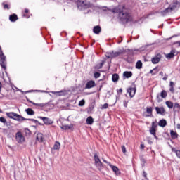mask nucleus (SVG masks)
<instances>
[{
    "label": "nucleus",
    "instance_id": "1",
    "mask_svg": "<svg viewBox=\"0 0 180 180\" xmlns=\"http://www.w3.org/2000/svg\"><path fill=\"white\" fill-rule=\"evenodd\" d=\"M113 13L118 14V19L122 25H126L130 22H133V17L130 14L129 9L126 8L124 5H119L112 8Z\"/></svg>",
    "mask_w": 180,
    "mask_h": 180
},
{
    "label": "nucleus",
    "instance_id": "2",
    "mask_svg": "<svg viewBox=\"0 0 180 180\" xmlns=\"http://www.w3.org/2000/svg\"><path fill=\"white\" fill-rule=\"evenodd\" d=\"M165 9L160 11L162 16H167L171 12H176L180 8V2L178 1H173L169 4L168 1L164 6Z\"/></svg>",
    "mask_w": 180,
    "mask_h": 180
},
{
    "label": "nucleus",
    "instance_id": "3",
    "mask_svg": "<svg viewBox=\"0 0 180 180\" xmlns=\"http://www.w3.org/2000/svg\"><path fill=\"white\" fill-rule=\"evenodd\" d=\"M75 4H76L79 11H85V9L91 8V4L87 1H76Z\"/></svg>",
    "mask_w": 180,
    "mask_h": 180
},
{
    "label": "nucleus",
    "instance_id": "4",
    "mask_svg": "<svg viewBox=\"0 0 180 180\" xmlns=\"http://www.w3.org/2000/svg\"><path fill=\"white\" fill-rule=\"evenodd\" d=\"M6 115L10 119H13V120H16L17 122H23L25 120L23 116L19 114H17L16 112H6Z\"/></svg>",
    "mask_w": 180,
    "mask_h": 180
},
{
    "label": "nucleus",
    "instance_id": "5",
    "mask_svg": "<svg viewBox=\"0 0 180 180\" xmlns=\"http://www.w3.org/2000/svg\"><path fill=\"white\" fill-rule=\"evenodd\" d=\"M124 51L122 50H120L117 52H115L114 51H110L107 53L106 58H115V57H119L120 54H123Z\"/></svg>",
    "mask_w": 180,
    "mask_h": 180
},
{
    "label": "nucleus",
    "instance_id": "6",
    "mask_svg": "<svg viewBox=\"0 0 180 180\" xmlns=\"http://www.w3.org/2000/svg\"><path fill=\"white\" fill-rule=\"evenodd\" d=\"M0 65L4 70H6V56H5L4 52L0 53Z\"/></svg>",
    "mask_w": 180,
    "mask_h": 180
},
{
    "label": "nucleus",
    "instance_id": "7",
    "mask_svg": "<svg viewBox=\"0 0 180 180\" xmlns=\"http://www.w3.org/2000/svg\"><path fill=\"white\" fill-rule=\"evenodd\" d=\"M38 119H41L44 122V124H46V126H50V124H53L54 123L53 120L47 117L39 116L38 117Z\"/></svg>",
    "mask_w": 180,
    "mask_h": 180
},
{
    "label": "nucleus",
    "instance_id": "8",
    "mask_svg": "<svg viewBox=\"0 0 180 180\" xmlns=\"http://www.w3.org/2000/svg\"><path fill=\"white\" fill-rule=\"evenodd\" d=\"M136 88L134 84L127 89V92L129 93L130 98H134V95H136Z\"/></svg>",
    "mask_w": 180,
    "mask_h": 180
},
{
    "label": "nucleus",
    "instance_id": "9",
    "mask_svg": "<svg viewBox=\"0 0 180 180\" xmlns=\"http://www.w3.org/2000/svg\"><path fill=\"white\" fill-rule=\"evenodd\" d=\"M162 56L161 53H157L153 58H151L152 64H158L161 61Z\"/></svg>",
    "mask_w": 180,
    "mask_h": 180
},
{
    "label": "nucleus",
    "instance_id": "10",
    "mask_svg": "<svg viewBox=\"0 0 180 180\" xmlns=\"http://www.w3.org/2000/svg\"><path fill=\"white\" fill-rule=\"evenodd\" d=\"M94 158L95 161V165L97 167H100V168H102V167L103 166V164L101 161V159H99V156H98V153H94Z\"/></svg>",
    "mask_w": 180,
    "mask_h": 180
},
{
    "label": "nucleus",
    "instance_id": "11",
    "mask_svg": "<svg viewBox=\"0 0 180 180\" xmlns=\"http://www.w3.org/2000/svg\"><path fill=\"white\" fill-rule=\"evenodd\" d=\"M15 139L18 143H23V141H25V136H23L21 131H18L15 134Z\"/></svg>",
    "mask_w": 180,
    "mask_h": 180
},
{
    "label": "nucleus",
    "instance_id": "12",
    "mask_svg": "<svg viewBox=\"0 0 180 180\" xmlns=\"http://www.w3.org/2000/svg\"><path fill=\"white\" fill-rule=\"evenodd\" d=\"M95 86H96V83H95V81L89 80L85 85V89H91L92 88H95Z\"/></svg>",
    "mask_w": 180,
    "mask_h": 180
},
{
    "label": "nucleus",
    "instance_id": "13",
    "mask_svg": "<svg viewBox=\"0 0 180 180\" xmlns=\"http://www.w3.org/2000/svg\"><path fill=\"white\" fill-rule=\"evenodd\" d=\"M157 115H161L164 116L165 115V108L164 107H155Z\"/></svg>",
    "mask_w": 180,
    "mask_h": 180
},
{
    "label": "nucleus",
    "instance_id": "14",
    "mask_svg": "<svg viewBox=\"0 0 180 180\" xmlns=\"http://www.w3.org/2000/svg\"><path fill=\"white\" fill-rule=\"evenodd\" d=\"M25 98L27 101V102H29L30 103H32V105H34V106H39V108H44V106H46V104L44 103H36L30 101V99H29L27 96H25Z\"/></svg>",
    "mask_w": 180,
    "mask_h": 180
},
{
    "label": "nucleus",
    "instance_id": "15",
    "mask_svg": "<svg viewBox=\"0 0 180 180\" xmlns=\"http://www.w3.org/2000/svg\"><path fill=\"white\" fill-rule=\"evenodd\" d=\"M109 167H110L111 169H112L113 172H115V175H120L121 172L120 170L118 169L117 167L114 166L109 163Z\"/></svg>",
    "mask_w": 180,
    "mask_h": 180
},
{
    "label": "nucleus",
    "instance_id": "16",
    "mask_svg": "<svg viewBox=\"0 0 180 180\" xmlns=\"http://www.w3.org/2000/svg\"><path fill=\"white\" fill-rule=\"evenodd\" d=\"M63 130H71V129H74V124H63L60 127Z\"/></svg>",
    "mask_w": 180,
    "mask_h": 180
},
{
    "label": "nucleus",
    "instance_id": "17",
    "mask_svg": "<svg viewBox=\"0 0 180 180\" xmlns=\"http://www.w3.org/2000/svg\"><path fill=\"white\" fill-rule=\"evenodd\" d=\"M146 117H153V107H147L146 108Z\"/></svg>",
    "mask_w": 180,
    "mask_h": 180
},
{
    "label": "nucleus",
    "instance_id": "18",
    "mask_svg": "<svg viewBox=\"0 0 180 180\" xmlns=\"http://www.w3.org/2000/svg\"><path fill=\"white\" fill-rule=\"evenodd\" d=\"M102 28H101V26L99 25H96L93 28V32L95 34H99Z\"/></svg>",
    "mask_w": 180,
    "mask_h": 180
},
{
    "label": "nucleus",
    "instance_id": "19",
    "mask_svg": "<svg viewBox=\"0 0 180 180\" xmlns=\"http://www.w3.org/2000/svg\"><path fill=\"white\" fill-rule=\"evenodd\" d=\"M175 53H176V50L172 49L171 50L170 53H169L167 56V58H174L175 57Z\"/></svg>",
    "mask_w": 180,
    "mask_h": 180
},
{
    "label": "nucleus",
    "instance_id": "20",
    "mask_svg": "<svg viewBox=\"0 0 180 180\" xmlns=\"http://www.w3.org/2000/svg\"><path fill=\"white\" fill-rule=\"evenodd\" d=\"M123 77L124 78H131L133 77V72L131 71H125L123 72Z\"/></svg>",
    "mask_w": 180,
    "mask_h": 180
},
{
    "label": "nucleus",
    "instance_id": "21",
    "mask_svg": "<svg viewBox=\"0 0 180 180\" xmlns=\"http://www.w3.org/2000/svg\"><path fill=\"white\" fill-rule=\"evenodd\" d=\"M158 126H160V127H165V126H167V120H160L158 122Z\"/></svg>",
    "mask_w": 180,
    "mask_h": 180
},
{
    "label": "nucleus",
    "instance_id": "22",
    "mask_svg": "<svg viewBox=\"0 0 180 180\" xmlns=\"http://www.w3.org/2000/svg\"><path fill=\"white\" fill-rule=\"evenodd\" d=\"M18 19V15L16 14H12L9 16L10 22H16Z\"/></svg>",
    "mask_w": 180,
    "mask_h": 180
},
{
    "label": "nucleus",
    "instance_id": "23",
    "mask_svg": "<svg viewBox=\"0 0 180 180\" xmlns=\"http://www.w3.org/2000/svg\"><path fill=\"white\" fill-rule=\"evenodd\" d=\"M112 82H117L119 81V74L115 73L112 75Z\"/></svg>",
    "mask_w": 180,
    "mask_h": 180
},
{
    "label": "nucleus",
    "instance_id": "24",
    "mask_svg": "<svg viewBox=\"0 0 180 180\" xmlns=\"http://www.w3.org/2000/svg\"><path fill=\"white\" fill-rule=\"evenodd\" d=\"M170 136L173 140L178 139V133L174 131V130H170Z\"/></svg>",
    "mask_w": 180,
    "mask_h": 180
},
{
    "label": "nucleus",
    "instance_id": "25",
    "mask_svg": "<svg viewBox=\"0 0 180 180\" xmlns=\"http://www.w3.org/2000/svg\"><path fill=\"white\" fill-rule=\"evenodd\" d=\"M105 63H106V60H101V62L100 63H98L96 65V68L97 70H101V68H102V67H103Z\"/></svg>",
    "mask_w": 180,
    "mask_h": 180
},
{
    "label": "nucleus",
    "instance_id": "26",
    "mask_svg": "<svg viewBox=\"0 0 180 180\" xmlns=\"http://www.w3.org/2000/svg\"><path fill=\"white\" fill-rule=\"evenodd\" d=\"M25 112H26L27 115H28L29 116H33L34 115V110H33V109H32V108L26 109Z\"/></svg>",
    "mask_w": 180,
    "mask_h": 180
},
{
    "label": "nucleus",
    "instance_id": "27",
    "mask_svg": "<svg viewBox=\"0 0 180 180\" xmlns=\"http://www.w3.org/2000/svg\"><path fill=\"white\" fill-rule=\"evenodd\" d=\"M86 124L91 125L94 124V118L92 117L89 116L86 120Z\"/></svg>",
    "mask_w": 180,
    "mask_h": 180
},
{
    "label": "nucleus",
    "instance_id": "28",
    "mask_svg": "<svg viewBox=\"0 0 180 180\" xmlns=\"http://www.w3.org/2000/svg\"><path fill=\"white\" fill-rule=\"evenodd\" d=\"M136 68L137 70H141L143 68V62L141 60H138L136 63Z\"/></svg>",
    "mask_w": 180,
    "mask_h": 180
},
{
    "label": "nucleus",
    "instance_id": "29",
    "mask_svg": "<svg viewBox=\"0 0 180 180\" xmlns=\"http://www.w3.org/2000/svg\"><path fill=\"white\" fill-rule=\"evenodd\" d=\"M158 71H159L158 67H155L153 70H150L149 74H152V75H155L158 74Z\"/></svg>",
    "mask_w": 180,
    "mask_h": 180
},
{
    "label": "nucleus",
    "instance_id": "30",
    "mask_svg": "<svg viewBox=\"0 0 180 180\" xmlns=\"http://www.w3.org/2000/svg\"><path fill=\"white\" fill-rule=\"evenodd\" d=\"M172 151L173 153H175V154H176V157H178V158H180V150H176V148H172Z\"/></svg>",
    "mask_w": 180,
    "mask_h": 180
},
{
    "label": "nucleus",
    "instance_id": "31",
    "mask_svg": "<svg viewBox=\"0 0 180 180\" xmlns=\"http://www.w3.org/2000/svg\"><path fill=\"white\" fill-rule=\"evenodd\" d=\"M61 144H60V142L56 141L53 145V150H59Z\"/></svg>",
    "mask_w": 180,
    "mask_h": 180
},
{
    "label": "nucleus",
    "instance_id": "32",
    "mask_svg": "<svg viewBox=\"0 0 180 180\" xmlns=\"http://www.w3.org/2000/svg\"><path fill=\"white\" fill-rule=\"evenodd\" d=\"M37 140L39 141V143H43V134H37Z\"/></svg>",
    "mask_w": 180,
    "mask_h": 180
},
{
    "label": "nucleus",
    "instance_id": "33",
    "mask_svg": "<svg viewBox=\"0 0 180 180\" xmlns=\"http://www.w3.org/2000/svg\"><path fill=\"white\" fill-rule=\"evenodd\" d=\"M94 108H95V103H91L89 105L88 112L89 113V112H92V110H94Z\"/></svg>",
    "mask_w": 180,
    "mask_h": 180
},
{
    "label": "nucleus",
    "instance_id": "34",
    "mask_svg": "<svg viewBox=\"0 0 180 180\" xmlns=\"http://www.w3.org/2000/svg\"><path fill=\"white\" fill-rule=\"evenodd\" d=\"M167 91L165 90H162L160 93V96L161 98H162L163 99H165V98H167Z\"/></svg>",
    "mask_w": 180,
    "mask_h": 180
},
{
    "label": "nucleus",
    "instance_id": "35",
    "mask_svg": "<svg viewBox=\"0 0 180 180\" xmlns=\"http://www.w3.org/2000/svg\"><path fill=\"white\" fill-rule=\"evenodd\" d=\"M166 105L169 109H172V108H174V103L171 101H166Z\"/></svg>",
    "mask_w": 180,
    "mask_h": 180
},
{
    "label": "nucleus",
    "instance_id": "36",
    "mask_svg": "<svg viewBox=\"0 0 180 180\" xmlns=\"http://www.w3.org/2000/svg\"><path fill=\"white\" fill-rule=\"evenodd\" d=\"M157 131V129L155 128H150L149 129V132L150 133V134H152V136H155Z\"/></svg>",
    "mask_w": 180,
    "mask_h": 180
},
{
    "label": "nucleus",
    "instance_id": "37",
    "mask_svg": "<svg viewBox=\"0 0 180 180\" xmlns=\"http://www.w3.org/2000/svg\"><path fill=\"white\" fill-rule=\"evenodd\" d=\"M0 122L1 123H4V124H6V126H9V124H8V122H6V119H5V117H0Z\"/></svg>",
    "mask_w": 180,
    "mask_h": 180
},
{
    "label": "nucleus",
    "instance_id": "38",
    "mask_svg": "<svg viewBox=\"0 0 180 180\" xmlns=\"http://www.w3.org/2000/svg\"><path fill=\"white\" fill-rule=\"evenodd\" d=\"M2 6H3L4 9H5V10L7 9V11H9V9H11V7L9 6V5L6 4L5 2L2 3Z\"/></svg>",
    "mask_w": 180,
    "mask_h": 180
},
{
    "label": "nucleus",
    "instance_id": "39",
    "mask_svg": "<svg viewBox=\"0 0 180 180\" xmlns=\"http://www.w3.org/2000/svg\"><path fill=\"white\" fill-rule=\"evenodd\" d=\"M52 94H54L55 95H58V96H61L64 94V91H53Z\"/></svg>",
    "mask_w": 180,
    "mask_h": 180
},
{
    "label": "nucleus",
    "instance_id": "40",
    "mask_svg": "<svg viewBox=\"0 0 180 180\" xmlns=\"http://www.w3.org/2000/svg\"><path fill=\"white\" fill-rule=\"evenodd\" d=\"M24 120H28L30 122H34V123H39V121L37 120H34L33 118H25Z\"/></svg>",
    "mask_w": 180,
    "mask_h": 180
},
{
    "label": "nucleus",
    "instance_id": "41",
    "mask_svg": "<svg viewBox=\"0 0 180 180\" xmlns=\"http://www.w3.org/2000/svg\"><path fill=\"white\" fill-rule=\"evenodd\" d=\"M94 78H99V77H101V73L99 72H96L94 74Z\"/></svg>",
    "mask_w": 180,
    "mask_h": 180
},
{
    "label": "nucleus",
    "instance_id": "42",
    "mask_svg": "<svg viewBox=\"0 0 180 180\" xmlns=\"http://www.w3.org/2000/svg\"><path fill=\"white\" fill-rule=\"evenodd\" d=\"M85 105V100L82 99L79 102V106H84Z\"/></svg>",
    "mask_w": 180,
    "mask_h": 180
},
{
    "label": "nucleus",
    "instance_id": "43",
    "mask_svg": "<svg viewBox=\"0 0 180 180\" xmlns=\"http://www.w3.org/2000/svg\"><path fill=\"white\" fill-rule=\"evenodd\" d=\"M117 92L118 95H122V94H123V89L120 88V89H117Z\"/></svg>",
    "mask_w": 180,
    "mask_h": 180
},
{
    "label": "nucleus",
    "instance_id": "44",
    "mask_svg": "<svg viewBox=\"0 0 180 180\" xmlns=\"http://www.w3.org/2000/svg\"><path fill=\"white\" fill-rule=\"evenodd\" d=\"M128 103H129V101L124 100V101H123L124 107V108H127Z\"/></svg>",
    "mask_w": 180,
    "mask_h": 180
},
{
    "label": "nucleus",
    "instance_id": "45",
    "mask_svg": "<svg viewBox=\"0 0 180 180\" xmlns=\"http://www.w3.org/2000/svg\"><path fill=\"white\" fill-rule=\"evenodd\" d=\"M122 148V151L124 154H126V146H124V145L121 146Z\"/></svg>",
    "mask_w": 180,
    "mask_h": 180
},
{
    "label": "nucleus",
    "instance_id": "46",
    "mask_svg": "<svg viewBox=\"0 0 180 180\" xmlns=\"http://www.w3.org/2000/svg\"><path fill=\"white\" fill-rule=\"evenodd\" d=\"M174 109H180V105L178 103H174Z\"/></svg>",
    "mask_w": 180,
    "mask_h": 180
},
{
    "label": "nucleus",
    "instance_id": "47",
    "mask_svg": "<svg viewBox=\"0 0 180 180\" xmlns=\"http://www.w3.org/2000/svg\"><path fill=\"white\" fill-rule=\"evenodd\" d=\"M143 176L145 178L146 180H148V178H147V172L146 171L143 172Z\"/></svg>",
    "mask_w": 180,
    "mask_h": 180
},
{
    "label": "nucleus",
    "instance_id": "48",
    "mask_svg": "<svg viewBox=\"0 0 180 180\" xmlns=\"http://www.w3.org/2000/svg\"><path fill=\"white\" fill-rule=\"evenodd\" d=\"M151 129H157V124L155 122H152V127Z\"/></svg>",
    "mask_w": 180,
    "mask_h": 180
},
{
    "label": "nucleus",
    "instance_id": "49",
    "mask_svg": "<svg viewBox=\"0 0 180 180\" xmlns=\"http://www.w3.org/2000/svg\"><path fill=\"white\" fill-rule=\"evenodd\" d=\"M179 43H180V41H177L173 42V44H174V46L177 45V47H180Z\"/></svg>",
    "mask_w": 180,
    "mask_h": 180
},
{
    "label": "nucleus",
    "instance_id": "50",
    "mask_svg": "<svg viewBox=\"0 0 180 180\" xmlns=\"http://www.w3.org/2000/svg\"><path fill=\"white\" fill-rule=\"evenodd\" d=\"M108 103H105V104L103 105L102 109H108Z\"/></svg>",
    "mask_w": 180,
    "mask_h": 180
},
{
    "label": "nucleus",
    "instance_id": "51",
    "mask_svg": "<svg viewBox=\"0 0 180 180\" xmlns=\"http://www.w3.org/2000/svg\"><path fill=\"white\" fill-rule=\"evenodd\" d=\"M21 92H22V94H30V92H33V90H28L26 91H21Z\"/></svg>",
    "mask_w": 180,
    "mask_h": 180
},
{
    "label": "nucleus",
    "instance_id": "52",
    "mask_svg": "<svg viewBox=\"0 0 180 180\" xmlns=\"http://www.w3.org/2000/svg\"><path fill=\"white\" fill-rule=\"evenodd\" d=\"M163 81H167L168 79V75H167V74H165V77H164L162 78Z\"/></svg>",
    "mask_w": 180,
    "mask_h": 180
},
{
    "label": "nucleus",
    "instance_id": "53",
    "mask_svg": "<svg viewBox=\"0 0 180 180\" xmlns=\"http://www.w3.org/2000/svg\"><path fill=\"white\" fill-rule=\"evenodd\" d=\"M145 146H144V144H141V146H140V148H141V150H144V148H145Z\"/></svg>",
    "mask_w": 180,
    "mask_h": 180
},
{
    "label": "nucleus",
    "instance_id": "54",
    "mask_svg": "<svg viewBox=\"0 0 180 180\" xmlns=\"http://www.w3.org/2000/svg\"><path fill=\"white\" fill-rule=\"evenodd\" d=\"M103 162H105V164H108V165H109V164H110V162H108L106 160L103 159Z\"/></svg>",
    "mask_w": 180,
    "mask_h": 180
},
{
    "label": "nucleus",
    "instance_id": "55",
    "mask_svg": "<svg viewBox=\"0 0 180 180\" xmlns=\"http://www.w3.org/2000/svg\"><path fill=\"white\" fill-rule=\"evenodd\" d=\"M141 161L143 162V164H146V162H147V161H146V159L144 158L141 159Z\"/></svg>",
    "mask_w": 180,
    "mask_h": 180
},
{
    "label": "nucleus",
    "instance_id": "56",
    "mask_svg": "<svg viewBox=\"0 0 180 180\" xmlns=\"http://www.w3.org/2000/svg\"><path fill=\"white\" fill-rule=\"evenodd\" d=\"M178 35H173L172 37L167 39V40H171V39H172V37H176Z\"/></svg>",
    "mask_w": 180,
    "mask_h": 180
},
{
    "label": "nucleus",
    "instance_id": "57",
    "mask_svg": "<svg viewBox=\"0 0 180 180\" xmlns=\"http://www.w3.org/2000/svg\"><path fill=\"white\" fill-rule=\"evenodd\" d=\"M159 75H160V77H164V72H160Z\"/></svg>",
    "mask_w": 180,
    "mask_h": 180
},
{
    "label": "nucleus",
    "instance_id": "58",
    "mask_svg": "<svg viewBox=\"0 0 180 180\" xmlns=\"http://www.w3.org/2000/svg\"><path fill=\"white\" fill-rule=\"evenodd\" d=\"M170 87H174V82H170Z\"/></svg>",
    "mask_w": 180,
    "mask_h": 180
},
{
    "label": "nucleus",
    "instance_id": "59",
    "mask_svg": "<svg viewBox=\"0 0 180 180\" xmlns=\"http://www.w3.org/2000/svg\"><path fill=\"white\" fill-rule=\"evenodd\" d=\"M154 138L156 139V140H158V136H157V134H155V135H153Z\"/></svg>",
    "mask_w": 180,
    "mask_h": 180
},
{
    "label": "nucleus",
    "instance_id": "60",
    "mask_svg": "<svg viewBox=\"0 0 180 180\" xmlns=\"http://www.w3.org/2000/svg\"><path fill=\"white\" fill-rule=\"evenodd\" d=\"M25 13H29V9L25 8Z\"/></svg>",
    "mask_w": 180,
    "mask_h": 180
},
{
    "label": "nucleus",
    "instance_id": "61",
    "mask_svg": "<svg viewBox=\"0 0 180 180\" xmlns=\"http://www.w3.org/2000/svg\"><path fill=\"white\" fill-rule=\"evenodd\" d=\"M169 91L170 92H174V87H170Z\"/></svg>",
    "mask_w": 180,
    "mask_h": 180
},
{
    "label": "nucleus",
    "instance_id": "62",
    "mask_svg": "<svg viewBox=\"0 0 180 180\" xmlns=\"http://www.w3.org/2000/svg\"><path fill=\"white\" fill-rule=\"evenodd\" d=\"M176 127H177L178 130H180V124H177Z\"/></svg>",
    "mask_w": 180,
    "mask_h": 180
},
{
    "label": "nucleus",
    "instance_id": "63",
    "mask_svg": "<svg viewBox=\"0 0 180 180\" xmlns=\"http://www.w3.org/2000/svg\"><path fill=\"white\" fill-rule=\"evenodd\" d=\"M23 18H27V19H29V16L26 15V14H23Z\"/></svg>",
    "mask_w": 180,
    "mask_h": 180
},
{
    "label": "nucleus",
    "instance_id": "64",
    "mask_svg": "<svg viewBox=\"0 0 180 180\" xmlns=\"http://www.w3.org/2000/svg\"><path fill=\"white\" fill-rule=\"evenodd\" d=\"M37 124H39V126H43V124H41L40 122L38 121Z\"/></svg>",
    "mask_w": 180,
    "mask_h": 180
}]
</instances>
